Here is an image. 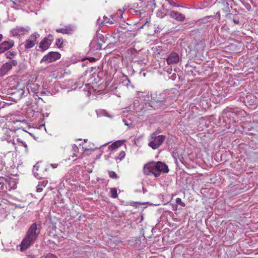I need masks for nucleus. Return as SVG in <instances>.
I'll return each instance as SVG.
<instances>
[{
    "label": "nucleus",
    "instance_id": "f257e3e1",
    "mask_svg": "<svg viewBox=\"0 0 258 258\" xmlns=\"http://www.w3.org/2000/svg\"><path fill=\"white\" fill-rule=\"evenodd\" d=\"M41 229V224L35 222L31 225L20 245L21 251L27 249L34 243L40 233Z\"/></svg>",
    "mask_w": 258,
    "mask_h": 258
},
{
    "label": "nucleus",
    "instance_id": "f03ea898",
    "mask_svg": "<svg viewBox=\"0 0 258 258\" xmlns=\"http://www.w3.org/2000/svg\"><path fill=\"white\" fill-rule=\"evenodd\" d=\"M169 99L170 97H167L164 93H153L151 94V100L149 104L155 110H164L171 105Z\"/></svg>",
    "mask_w": 258,
    "mask_h": 258
},
{
    "label": "nucleus",
    "instance_id": "7ed1b4c3",
    "mask_svg": "<svg viewBox=\"0 0 258 258\" xmlns=\"http://www.w3.org/2000/svg\"><path fill=\"white\" fill-rule=\"evenodd\" d=\"M161 131L159 129L150 135L148 145L153 150L158 149L166 139L164 135H159Z\"/></svg>",
    "mask_w": 258,
    "mask_h": 258
},
{
    "label": "nucleus",
    "instance_id": "20e7f679",
    "mask_svg": "<svg viewBox=\"0 0 258 258\" xmlns=\"http://www.w3.org/2000/svg\"><path fill=\"white\" fill-rule=\"evenodd\" d=\"M227 24L231 27H236V26H240L242 25V15L239 13L233 14L231 13L227 14L225 16Z\"/></svg>",
    "mask_w": 258,
    "mask_h": 258
},
{
    "label": "nucleus",
    "instance_id": "39448f33",
    "mask_svg": "<svg viewBox=\"0 0 258 258\" xmlns=\"http://www.w3.org/2000/svg\"><path fill=\"white\" fill-rule=\"evenodd\" d=\"M25 86L23 84L17 83V86L15 88H9L8 90V93L11 94L15 100H20L21 99L25 92L24 89Z\"/></svg>",
    "mask_w": 258,
    "mask_h": 258
},
{
    "label": "nucleus",
    "instance_id": "423d86ee",
    "mask_svg": "<svg viewBox=\"0 0 258 258\" xmlns=\"http://www.w3.org/2000/svg\"><path fill=\"white\" fill-rule=\"evenodd\" d=\"M154 175L156 177H159L161 172L168 173L169 172L168 166L160 161L154 162Z\"/></svg>",
    "mask_w": 258,
    "mask_h": 258
},
{
    "label": "nucleus",
    "instance_id": "0eeeda50",
    "mask_svg": "<svg viewBox=\"0 0 258 258\" xmlns=\"http://www.w3.org/2000/svg\"><path fill=\"white\" fill-rule=\"evenodd\" d=\"M60 57L61 54L58 52L51 51L48 52L47 54L43 57V58L40 60V63H50L59 59Z\"/></svg>",
    "mask_w": 258,
    "mask_h": 258
},
{
    "label": "nucleus",
    "instance_id": "6e6552de",
    "mask_svg": "<svg viewBox=\"0 0 258 258\" xmlns=\"http://www.w3.org/2000/svg\"><path fill=\"white\" fill-rule=\"evenodd\" d=\"M17 64V61L15 59L4 63L0 68V77L5 75L13 67H16Z\"/></svg>",
    "mask_w": 258,
    "mask_h": 258
},
{
    "label": "nucleus",
    "instance_id": "1a4fd4ad",
    "mask_svg": "<svg viewBox=\"0 0 258 258\" xmlns=\"http://www.w3.org/2000/svg\"><path fill=\"white\" fill-rule=\"evenodd\" d=\"M47 168L40 166L39 163H37L33 169L34 176L37 179H41L44 177L45 175V172L47 171Z\"/></svg>",
    "mask_w": 258,
    "mask_h": 258
},
{
    "label": "nucleus",
    "instance_id": "9d476101",
    "mask_svg": "<svg viewBox=\"0 0 258 258\" xmlns=\"http://www.w3.org/2000/svg\"><path fill=\"white\" fill-rule=\"evenodd\" d=\"M40 35L35 32L34 34L31 35L28 40L25 42V48L26 49H30L32 48L37 42V39L39 38Z\"/></svg>",
    "mask_w": 258,
    "mask_h": 258
},
{
    "label": "nucleus",
    "instance_id": "9b49d317",
    "mask_svg": "<svg viewBox=\"0 0 258 258\" xmlns=\"http://www.w3.org/2000/svg\"><path fill=\"white\" fill-rule=\"evenodd\" d=\"M15 42L12 39L4 41L0 44V54L9 50L14 46Z\"/></svg>",
    "mask_w": 258,
    "mask_h": 258
},
{
    "label": "nucleus",
    "instance_id": "f8f14e48",
    "mask_svg": "<svg viewBox=\"0 0 258 258\" xmlns=\"http://www.w3.org/2000/svg\"><path fill=\"white\" fill-rule=\"evenodd\" d=\"M214 4L217 5V6L224 13L230 12V8H232V7H230V5L227 0H220L219 2H218L217 0H216V2H215Z\"/></svg>",
    "mask_w": 258,
    "mask_h": 258
},
{
    "label": "nucleus",
    "instance_id": "ddd939ff",
    "mask_svg": "<svg viewBox=\"0 0 258 258\" xmlns=\"http://www.w3.org/2000/svg\"><path fill=\"white\" fill-rule=\"evenodd\" d=\"M179 60V56L178 54L175 52H172L170 53L166 59L168 64H173L177 63Z\"/></svg>",
    "mask_w": 258,
    "mask_h": 258
},
{
    "label": "nucleus",
    "instance_id": "4468645a",
    "mask_svg": "<svg viewBox=\"0 0 258 258\" xmlns=\"http://www.w3.org/2000/svg\"><path fill=\"white\" fill-rule=\"evenodd\" d=\"M154 161L149 162L144 165L143 167V172L145 175H154Z\"/></svg>",
    "mask_w": 258,
    "mask_h": 258
},
{
    "label": "nucleus",
    "instance_id": "2eb2a0df",
    "mask_svg": "<svg viewBox=\"0 0 258 258\" xmlns=\"http://www.w3.org/2000/svg\"><path fill=\"white\" fill-rule=\"evenodd\" d=\"M52 43V39H49L48 38H44L39 43V48L42 51L47 50Z\"/></svg>",
    "mask_w": 258,
    "mask_h": 258
},
{
    "label": "nucleus",
    "instance_id": "dca6fc26",
    "mask_svg": "<svg viewBox=\"0 0 258 258\" xmlns=\"http://www.w3.org/2000/svg\"><path fill=\"white\" fill-rule=\"evenodd\" d=\"M169 15L171 18L180 22L183 21L185 19V16L184 15L178 12L174 11H170Z\"/></svg>",
    "mask_w": 258,
    "mask_h": 258
},
{
    "label": "nucleus",
    "instance_id": "f3484780",
    "mask_svg": "<svg viewBox=\"0 0 258 258\" xmlns=\"http://www.w3.org/2000/svg\"><path fill=\"white\" fill-rule=\"evenodd\" d=\"M213 19H214V16H212V15L204 17V18L199 20L198 21H197L196 22L192 21L190 23V24L192 26H194L195 24L197 23V24H199L200 26H201L202 24H205L207 23V22H211Z\"/></svg>",
    "mask_w": 258,
    "mask_h": 258
},
{
    "label": "nucleus",
    "instance_id": "a211bd4d",
    "mask_svg": "<svg viewBox=\"0 0 258 258\" xmlns=\"http://www.w3.org/2000/svg\"><path fill=\"white\" fill-rule=\"evenodd\" d=\"M29 28H24L23 27H17L13 29L12 34L13 35H22L28 32Z\"/></svg>",
    "mask_w": 258,
    "mask_h": 258
},
{
    "label": "nucleus",
    "instance_id": "6ab92c4d",
    "mask_svg": "<svg viewBox=\"0 0 258 258\" xmlns=\"http://www.w3.org/2000/svg\"><path fill=\"white\" fill-rule=\"evenodd\" d=\"M202 28H196L192 30L189 33L191 37H193L196 40L199 39L201 38Z\"/></svg>",
    "mask_w": 258,
    "mask_h": 258
},
{
    "label": "nucleus",
    "instance_id": "aec40b11",
    "mask_svg": "<svg viewBox=\"0 0 258 258\" xmlns=\"http://www.w3.org/2000/svg\"><path fill=\"white\" fill-rule=\"evenodd\" d=\"M56 31L58 33L70 34L73 33L74 29L71 26H67L64 28L57 29Z\"/></svg>",
    "mask_w": 258,
    "mask_h": 258
},
{
    "label": "nucleus",
    "instance_id": "412c9836",
    "mask_svg": "<svg viewBox=\"0 0 258 258\" xmlns=\"http://www.w3.org/2000/svg\"><path fill=\"white\" fill-rule=\"evenodd\" d=\"M213 0H206L198 3L197 6L199 9H203L210 6L213 3Z\"/></svg>",
    "mask_w": 258,
    "mask_h": 258
},
{
    "label": "nucleus",
    "instance_id": "4be33fe9",
    "mask_svg": "<svg viewBox=\"0 0 258 258\" xmlns=\"http://www.w3.org/2000/svg\"><path fill=\"white\" fill-rule=\"evenodd\" d=\"M96 41L97 42V49H102V45L103 43H105V39L103 35L101 34H97L96 36Z\"/></svg>",
    "mask_w": 258,
    "mask_h": 258
},
{
    "label": "nucleus",
    "instance_id": "5701e85b",
    "mask_svg": "<svg viewBox=\"0 0 258 258\" xmlns=\"http://www.w3.org/2000/svg\"><path fill=\"white\" fill-rule=\"evenodd\" d=\"M110 18H108L107 17L104 16L103 17V21L101 23V24H103V23H109L110 24H113L115 22H116V19L115 16L114 15H111L110 16Z\"/></svg>",
    "mask_w": 258,
    "mask_h": 258
},
{
    "label": "nucleus",
    "instance_id": "b1692460",
    "mask_svg": "<svg viewBox=\"0 0 258 258\" xmlns=\"http://www.w3.org/2000/svg\"><path fill=\"white\" fill-rule=\"evenodd\" d=\"M123 143V141L118 140V141L114 142L112 144H111L108 147V149H109V150H113L114 149H116L119 148V147H120L122 145Z\"/></svg>",
    "mask_w": 258,
    "mask_h": 258
},
{
    "label": "nucleus",
    "instance_id": "393cba45",
    "mask_svg": "<svg viewBox=\"0 0 258 258\" xmlns=\"http://www.w3.org/2000/svg\"><path fill=\"white\" fill-rule=\"evenodd\" d=\"M5 55L7 58L12 59L17 55V52L15 51H8Z\"/></svg>",
    "mask_w": 258,
    "mask_h": 258
},
{
    "label": "nucleus",
    "instance_id": "a878e982",
    "mask_svg": "<svg viewBox=\"0 0 258 258\" xmlns=\"http://www.w3.org/2000/svg\"><path fill=\"white\" fill-rule=\"evenodd\" d=\"M247 2L244 5L245 8L248 11H251L252 10L251 7L250 6V4H252L253 5V7H255L256 6L253 3L252 0H247Z\"/></svg>",
    "mask_w": 258,
    "mask_h": 258
},
{
    "label": "nucleus",
    "instance_id": "bb28decb",
    "mask_svg": "<svg viewBox=\"0 0 258 258\" xmlns=\"http://www.w3.org/2000/svg\"><path fill=\"white\" fill-rule=\"evenodd\" d=\"M110 197L112 198H117V189L116 188H111L110 191Z\"/></svg>",
    "mask_w": 258,
    "mask_h": 258
},
{
    "label": "nucleus",
    "instance_id": "cd10ccee",
    "mask_svg": "<svg viewBox=\"0 0 258 258\" xmlns=\"http://www.w3.org/2000/svg\"><path fill=\"white\" fill-rule=\"evenodd\" d=\"M125 155V153L124 151H121L119 154V156L115 157V160L117 162L118 160L120 161L123 158H124V156Z\"/></svg>",
    "mask_w": 258,
    "mask_h": 258
},
{
    "label": "nucleus",
    "instance_id": "c85d7f7f",
    "mask_svg": "<svg viewBox=\"0 0 258 258\" xmlns=\"http://www.w3.org/2000/svg\"><path fill=\"white\" fill-rule=\"evenodd\" d=\"M108 174L110 178L113 179H117L118 178V176L116 174V173L113 171H109Z\"/></svg>",
    "mask_w": 258,
    "mask_h": 258
},
{
    "label": "nucleus",
    "instance_id": "c756f323",
    "mask_svg": "<svg viewBox=\"0 0 258 258\" xmlns=\"http://www.w3.org/2000/svg\"><path fill=\"white\" fill-rule=\"evenodd\" d=\"M166 15V14L162 12L161 10H158L157 12L156 16L159 18H163Z\"/></svg>",
    "mask_w": 258,
    "mask_h": 258
},
{
    "label": "nucleus",
    "instance_id": "7c9ffc66",
    "mask_svg": "<svg viewBox=\"0 0 258 258\" xmlns=\"http://www.w3.org/2000/svg\"><path fill=\"white\" fill-rule=\"evenodd\" d=\"M63 40L58 38L56 40V45L59 48L62 47Z\"/></svg>",
    "mask_w": 258,
    "mask_h": 258
},
{
    "label": "nucleus",
    "instance_id": "2f4dec72",
    "mask_svg": "<svg viewBox=\"0 0 258 258\" xmlns=\"http://www.w3.org/2000/svg\"><path fill=\"white\" fill-rule=\"evenodd\" d=\"M212 16H214V19L216 18L217 19V20L219 22H220L221 20V15L220 13V11H218L215 15H212Z\"/></svg>",
    "mask_w": 258,
    "mask_h": 258
},
{
    "label": "nucleus",
    "instance_id": "473e14b6",
    "mask_svg": "<svg viewBox=\"0 0 258 258\" xmlns=\"http://www.w3.org/2000/svg\"><path fill=\"white\" fill-rule=\"evenodd\" d=\"M176 203L180 205H181L182 207H184L185 206L184 203H183L181 199L180 198H177L176 199Z\"/></svg>",
    "mask_w": 258,
    "mask_h": 258
},
{
    "label": "nucleus",
    "instance_id": "72a5a7b5",
    "mask_svg": "<svg viewBox=\"0 0 258 258\" xmlns=\"http://www.w3.org/2000/svg\"><path fill=\"white\" fill-rule=\"evenodd\" d=\"M5 165H6L5 162L4 161H3L2 158H0V171L3 170Z\"/></svg>",
    "mask_w": 258,
    "mask_h": 258
},
{
    "label": "nucleus",
    "instance_id": "f704fd0d",
    "mask_svg": "<svg viewBox=\"0 0 258 258\" xmlns=\"http://www.w3.org/2000/svg\"><path fill=\"white\" fill-rule=\"evenodd\" d=\"M85 59H88V60H89L90 62H94L97 59L94 57H85L84 58H83V60H85Z\"/></svg>",
    "mask_w": 258,
    "mask_h": 258
},
{
    "label": "nucleus",
    "instance_id": "c9c22d12",
    "mask_svg": "<svg viewBox=\"0 0 258 258\" xmlns=\"http://www.w3.org/2000/svg\"><path fill=\"white\" fill-rule=\"evenodd\" d=\"M44 258H57V257L53 254L48 253L46 256H44Z\"/></svg>",
    "mask_w": 258,
    "mask_h": 258
},
{
    "label": "nucleus",
    "instance_id": "e433bc0d",
    "mask_svg": "<svg viewBox=\"0 0 258 258\" xmlns=\"http://www.w3.org/2000/svg\"><path fill=\"white\" fill-rule=\"evenodd\" d=\"M150 25V23H149L148 21H146L144 24H143V25H142V26H141L138 29V30H140L141 29H143L144 28V26H147V27H149Z\"/></svg>",
    "mask_w": 258,
    "mask_h": 258
},
{
    "label": "nucleus",
    "instance_id": "4c0bfd02",
    "mask_svg": "<svg viewBox=\"0 0 258 258\" xmlns=\"http://www.w3.org/2000/svg\"><path fill=\"white\" fill-rule=\"evenodd\" d=\"M43 190V188L42 187V185L40 184V182H39V184L37 186V192H41Z\"/></svg>",
    "mask_w": 258,
    "mask_h": 258
},
{
    "label": "nucleus",
    "instance_id": "58836bf2",
    "mask_svg": "<svg viewBox=\"0 0 258 258\" xmlns=\"http://www.w3.org/2000/svg\"><path fill=\"white\" fill-rule=\"evenodd\" d=\"M227 25H228V24H227V22H226V23L225 24H224L223 25V26L222 27L221 29H222V30H226V31H227V30H229L230 29H229V27H228V26H227Z\"/></svg>",
    "mask_w": 258,
    "mask_h": 258
},
{
    "label": "nucleus",
    "instance_id": "ea45409f",
    "mask_svg": "<svg viewBox=\"0 0 258 258\" xmlns=\"http://www.w3.org/2000/svg\"><path fill=\"white\" fill-rule=\"evenodd\" d=\"M124 9H123V10H118V12H119V15H117V16L116 17H118V18H122V15H123V13H124Z\"/></svg>",
    "mask_w": 258,
    "mask_h": 258
},
{
    "label": "nucleus",
    "instance_id": "a19ab883",
    "mask_svg": "<svg viewBox=\"0 0 258 258\" xmlns=\"http://www.w3.org/2000/svg\"><path fill=\"white\" fill-rule=\"evenodd\" d=\"M72 148H73V150L74 151V152H78L79 151V149L77 147V146L74 144L72 146Z\"/></svg>",
    "mask_w": 258,
    "mask_h": 258
},
{
    "label": "nucleus",
    "instance_id": "79ce46f5",
    "mask_svg": "<svg viewBox=\"0 0 258 258\" xmlns=\"http://www.w3.org/2000/svg\"><path fill=\"white\" fill-rule=\"evenodd\" d=\"M21 143H22V145L26 148L27 149L28 146L26 144L25 142L21 141Z\"/></svg>",
    "mask_w": 258,
    "mask_h": 258
},
{
    "label": "nucleus",
    "instance_id": "37998d69",
    "mask_svg": "<svg viewBox=\"0 0 258 258\" xmlns=\"http://www.w3.org/2000/svg\"><path fill=\"white\" fill-rule=\"evenodd\" d=\"M47 38H48L49 39H52V42L53 41V36L49 34V35H48V37Z\"/></svg>",
    "mask_w": 258,
    "mask_h": 258
},
{
    "label": "nucleus",
    "instance_id": "c03bdc74",
    "mask_svg": "<svg viewBox=\"0 0 258 258\" xmlns=\"http://www.w3.org/2000/svg\"><path fill=\"white\" fill-rule=\"evenodd\" d=\"M58 166V164H51V166L53 168H57Z\"/></svg>",
    "mask_w": 258,
    "mask_h": 258
},
{
    "label": "nucleus",
    "instance_id": "a18cd8bd",
    "mask_svg": "<svg viewBox=\"0 0 258 258\" xmlns=\"http://www.w3.org/2000/svg\"><path fill=\"white\" fill-rule=\"evenodd\" d=\"M83 149L84 150V151H89L90 150V149L89 148H85V147H83ZM91 151L93 150L92 149H90Z\"/></svg>",
    "mask_w": 258,
    "mask_h": 258
},
{
    "label": "nucleus",
    "instance_id": "49530a36",
    "mask_svg": "<svg viewBox=\"0 0 258 258\" xmlns=\"http://www.w3.org/2000/svg\"><path fill=\"white\" fill-rule=\"evenodd\" d=\"M154 1L155 0H152L150 2H148V3H150V4H152L153 5H154L155 6H156V4L154 3Z\"/></svg>",
    "mask_w": 258,
    "mask_h": 258
},
{
    "label": "nucleus",
    "instance_id": "de8ad7c7",
    "mask_svg": "<svg viewBox=\"0 0 258 258\" xmlns=\"http://www.w3.org/2000/svg\"><path fill=\"white\" fill-rule=\"evenodd\" d=\"M191 22H189V23H185V24H184V25H186V27H187V25H188V26H190V27H192L193 26H192V25L190 24V23H191Z\"/></svg>",
    "mask_w": 258,
    "mask_h": 258
},
{
    "label": "nucleus",
    "instance_id": "09e8293b",
    "mask_svg": "<svg viewBox=\"0 0 258 258\" xmlns=\"http://www.w3.org/2000/svg\"><path fill=\"white\" fill-rule=\"evenodd\" d=\"M46 184V182H45V181H43L42 182V183L41 185H42V186H43L44 187L45 186Z\"/></svg>",
    "mask_w": 258,
    "mask_h": 258
},
{
    "label": "nucleus",
    "instance_id": "8fccbe9b",
    "mask_svg": "<svg viewBox=\"0 0 258 258\" xmlns=\"http://www.w3.org/2000/svg\"><path fill=\"white\" fill-rule=\"evenodd\" d=\"M13 182V183H14V186H13V188L14 189L16 188H17V185H16L15 182V181H13V182Z\"/></svg>",
    "mask_w": 258,
    "mask_h": 258
},
{
    "label": "nucleus",
    "instance_id": "3c124183",
    "mask_svg": "<svg viewBox=\"0 0 258 258\" xmlns=\"http://www.w3.org/2000/svg\"><path fill=\"white\" fill-rule=\"evenodd\" d=\"M142 189H143V192L144 193H145L146 192H147V189H145L144 187H142Z\"/></svg>",
    "mask_w": 258,
    "mask_h": 258
},
{
    "label": "nucleus",
    "instance_id": "603ef678",
    "mask_svg": "<svg viewBox=\"0 0 258 258\" xmlns=\"http://www.w3.org/2000/svg\"><path fill=\"white\" fill-rule=\"evenodd\" d=\"M3 36L2 34H0V42L2 41V40L3 39Z\"/></svg>",
    "mask_w": 258,
    "mask_h": 258
},
{
    "label": "nucleus",
    "instance_id": "864d4df0",
    "mask_svg": "<svg viewBox=\"0 0 258 258\" xmlns=\"http://www.w3.org/2000/svg\"><path fill=\"white\" fill-rule=\"evenodd\" d=\"M3 140H8V136L7 137H3L2 138Z\"/></svg>",
    "mask_w": 258,
    "mask_h": 258
},
{
    "label": "nucleus",
    "instance_id": "5fc2aeb1",
    "mask_svg": "<svg viewBox=\"0 0 258 258\" xmlns=\"http://www.w3.org/2000/svg\"><path fill=\"white\" fill-rule=\"evenodd\" d=\"M120 28H122V29H126V28H125V27H123V26H120Z\"/></svg>",
    "mask_w": 258,
    "mask_h": 258
},
{
    "label": "nucleus",
    "instance_id": "6e6d98bb",
    "mask_svg": "<svg viewBox=\"0 0 258 258\" xmlns=\"http://www.w3.org/2000/svg\"><path fill=\"white\" fill-rule=\"evenodd\" d=\"M100 18H99V19L97 20V23H99V22H100Z\"/></svg>",
    "mask_w": 258,
    "mask_h": 258
},
{
    "label": "nucleus",
    "instance_id": "4d7b16f0",
    "mask_svg": "<svg viewBox=\"0 0 258 258\" xmlns=\"http://www.w3.org/2000/svg\"><path fill=\"white\" fill-rule=\"evenodd\" d=\"M142 237H139L138 239V241H141V239Z\"/></svg>",
    "mask_w": 258,
    "mask_h": 258
},
{
    "label": "nucleus",
    "instance_id": "13d9d810",
    "mask_svg": "<svg viewBox=\"0 0 258 258\" xmlns=\"http://www.w3.org/2000/svg\"><path fill=\"white\" fill-rule=\"evenodd\" d=\"M5 131H6V132H7L8 133L10 132H9V131L7 130V129H6Z\"/></svg>",
    "mask_w": 258,
    "mask_h": 258
},
{
    "label": "nucleus",
    "instance_id": "bf43d9fd",
    "mask_svg": "<svg viewBox=\"0 0 258 258\" xmlns=\"http://www.w3.org/2000/svg\"><path fill=\"white\" fill-rule=\"evenodd\" d=\"M84 142H87V139H84Z\"/></svg>",
    "mask_w": 258,
    "mask_h": 258
},
{
    "label": "nucleus",
    "instance_id": "052dcab7",
    "mask_svg": "<svg viewBox=\"0 0 258 258\" xmlns=\"http://www.w3.org/2000/svg\"><path fill=\"white\" fill-rule=\"evenodd\" d=\"M127 80L128 82H129V83H130V80H129V79H128V78H127Z\"/></svg>",
    "mask_w": 258,
    "mask_h": 258
},
{
    "label": "nucleus",
    "instance_id": "680f3d73",
    "mask_svg": "<svg viewBox=\"0 0 258 258\" xmlns=\"http://www.w3.org/2000/svg\"><path fill=\"white\" fill-rule=\"evenodd\" d=\"M40 258H44V256H42Z\"/></svg>",
    "mask_w": 258,
    "mask_h": 258
},
{
    "label": "nucleus",
    "instance_id": "e2e57ef3",
    "mask_svg": "<svg viewBox=\"0 0 258 258\" xmlns=\"http://www.w3.org/2000/svg\"><path fill=\"white\" fill-rule=\"evenodd\" d=\"M103 258H108V257H106V256H103Z\"/></svg>",
    "mask_w": 258,
    "mask_h": 258
}]
</instances>
